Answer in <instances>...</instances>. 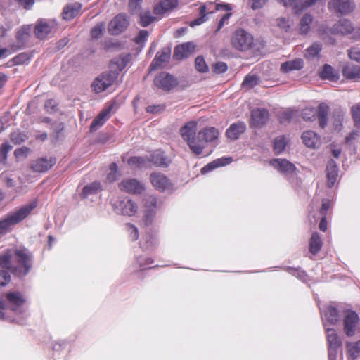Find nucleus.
<instances>
[{
    "instance_id": "nucleus-1",
    "label": "nucleus",
    "mask_w": 360,
    "mask_h": 360,
    "mask_svg": "<svg viewBox=\"0 0 360 360\" xmlns=\"http://www.w3.org/2000/svg\"><path fill=\"white\" fill-rule=\"evenodd\" d=\"M13 252L10 267L0 268V285L4 286L11 281L7 270H10L18 276H25L31 268L32 255L26 248L16 249Z\"/></svg>"
},
{
    "instance_id": "nucleus-2",
    "label": "nucleus",
    "mask_w": 360,
    "mask_h": 360,
    "mask_svg": "<svg viewBox=\"0 0 360 360\" xmlns=\"http://www.w3.org/2000/svg\"><path fill=\"white\" fill-rule=\"evenodd\" d=\"M198 123L191 120L185 123L180 129L179 133L182 139L187 143L191 152L195 155H200L201 147L197 144Z\"/></svg>"
},
{
    "instance_id": "nucleus-3",
    "label": "nucleus",
    "mask_w": 360,
    "mask_h": 360,
    "mask_svg": "<svg viewBox=\"0 0 360 360\" xmlns=\"http://www.w3.org/2000/svg\"><path fill=\"white\" fill-rule=\"evenodd\" d=\"M37 206L36 202H30L20 207L18 210L8 214L0 221V235L4 233L10 227L23 220Z\"/></svg>"
},
{
    "instance_id": "nucleus-4",
    "label": "nucleus",
    "mask_w": 360,
    "mask_h": 360,
    "mask_svg": "<svg viewBox=\"0 0 360 360\" xmlns=\"http://www.w3.org/2000/svg\"><path fill=\"white\" fill-rule=\"evenodd\" d=\"M254 42L252 35L243 29L236 30L231 37L232 46L239 51L250 49Z\"/></svg>"
},
{
    "instance_id": "nucleus-5",
    "label": "nucleus",
    "mask_w": 360,
    "mask_h": 360,
    "mask_svg": "<svg viewBox=\"0 0 360 360\" xmlns=\"http://www.w3.org/2000/svg\"><path fill=\"white\" fill-rule=\"evenodd\" d=\"M112 206L117 214L124 216H134L138 211L137 203L128 198L117 200Z\"/></svg>"
},
{
    "instance_id": "nucleus-6",
    "label": "nucleus",
    "mask_w": 360,
    "mask_h": 360,
    "mask_svg": "<svg viewBox=\"0 0 360 360\" xmlns=\"http://www.w3.org/2000/svg\"><path fill=\"white\" fill-rule=\"evenodd\" d=\"M328 342L329 360H337L338 350L342 345V340L333 328H325Z\"/></svg>"
},
{
    "instance_id": "nucleus-7",
    "label": "nucleus",
    "mask_w": 360,
    "mask_h": 360,
    "mask_svg": "<svg viewBox=\"0 0 360 360\" xmlns=\"http://www.w3.org/2000/svg\"><path fill=\"white\" fill-rule=\"evenodd\" d=\"M218 136L219 131L213 127H205L198 131L197 144L201 147L200 155L202 154L207 144L213 143Z\"/></svg>"
},
{
    "instance_id": "nucleus-8",
    "label": "nucleus",
    "mask_w": 360,
    "mask_h": 360,
    "mask_svg": "<svg viewBox=\"0 0 360 360\" xmlns=\"http://www.w3.org/2000/svg\"><path fill=\"white\" fill-rule=\"evenodd\" d=\"M116 78L113 72L101 74L94 80L91 87L96 93H101L110 86Z\"/></svg>"
},
{
    "instance_id": "nucleus-9",
    "label": "nucleus",
    "mask_w": 360,
    "mask_h": 360,
    "mask_svg": "<svg viewBox=\"0 0 360 360\" xmlns=\"http://www.w3.org/2000/svg\"><path fill=\"white\" fill-rule=\"evenodd\" d=\"M157 198L148 195L144 198L143 221L146 225L150 224L156 214Z\"/></svg>"
},
{
    "instance_id": "nucleus-10",
    "label": "nucleus",
    "mask_w": 360,
    "mask_h": 360,
    "mask_svg": "<svg viewBox=\"0 0 360 360\" xmlns=\"http://www.w3.org/2000/svg\"><path fill=\"white\" fill-rule=\"evenodd\" d=\"M56 28L54 20H39L34 27V34L39 39H44Z\"/></svg>"
},
{
    "instance_id": "nucleus-11",
    "label": "nucleus",
    "mask_w": 360,
    "mask_h": 360,
    "mask_svg": "<svg viewBox=\"0 0 360 360\" xmlns=\"http://www.w3.org/2000/svg\"><path fill=\"white\" fill-rule=\"evenodd\" d=\"M322 321L325 328L335 326L340 319V316L335 307L328 305L324 311H321Z\"/></svg>"
},
{
    "instance_id": "nucleus-12",
    "label": "nucleus",
    "mask_w": 360,
    "mask_h": 360,
    "mask_svg": "<svg viewBox=\"0 0 360 360\" xmlns=\"http://www.w3.org/2000/svg\"><path fill=\"white\" fill-rule=\"evenodd\" d=\"M359 319L357 314L353 311H347L344 316L343 325L344 331L349 337L355 335L356 328L359 323Z\"/></svg>"
},
{
    "instance_id": "nucleus-13",
    "label": "nucleus",
    "mask_w": 360,
    "mask_h": 360,
    "mask_svg": "<svg viewBox=\"0 0 360 360\" xmlns=\"http://www.w3.org/2000/svg\"><path fill=\"white\" fill-rule=\"evenodd\" d=\"M271 165L285 176H293L296 174L295 166L285 159H274L270 162Z\"/></svg>"
},
{
    "instance_id": "nucleus-14",
    "label": "nucleus",
    "mask_w": 360,
    "mask_h": 360,
    "mask_svg": "<svg viewBox=\"0 0 360 360\" xmlns=\"http://www.w3.org/2000/svg\"><path fill=\"white\" fill-rule=\"evenodd\" d=\"M129 25L127 17L123 14L116 15L108 25V31L111 34L116 35L123 32Z\"/></svg>"
},
{
    "instance_id": "nucleus-15",
    "label": "nucleus",
    "mask_w": 360,
    "mask_h": 360,
    "mask_svg": "<svg viewBox=\"0 0 360 360\" xmlns=\"http://www.w3.org/2000/svg\"><path fill=\"white\" fill-rule=\"evenodd\" d=\"M354 2L351 0H331L328 5L330 11L341 14L349 13L354 11Z\"/></svg>"
},
{
    "instance_id": "nucleus-16",
    "label": "nucleus",
    "mask_w": 360,
    "mask_h": 360,
    "mask_svg": "<svg viewBox=\"0 0 360 360\" xmlns=\"http://www.w3.org/2000/svg\"><path fill=\"white\" fill-rule=\"evenodd\" d=\"M6 300L9 308L15 311L16 314H22V305L25 302V299L22 295L18 292H8L6 294Z\"/></svg>"
},
{
    "instance_id": "nucleus-17",
    "label": "nucleus",
    "mask_w": 360,
    "mask_h": 360,
    "mask_svg": "<svg viewBox=\"0 0 360 360\" xmlns=\"http://www.w3.org/2000/svg\"><path fill=\"white\" fill-rule=\"evenodd\" d=\"M113 108L114 104L110 103L100 112V113L95 117L90 125V131L91 132L95 131L101 127L103 124L110 118Z\"/></svg>"
},
{
    "instance_id": "nucleus-18",
    "label": "nucleus",
    "mask_w": 360,
    "mask_h": 360,
    "mask_svg": "<svg viewBox=\"0 0 360 360\" xmlns=\"http://www.w3.org/2000/svg\"><path fill=\"white\" fill-rule=\"evenodd\" d=\"M155 85L163 90H170L177 85V81L172 75L162 72L154 79Z\"/></svg>"
},
{
    "instance_id": "nucleus-19",
    "label": "nucleus",
    "mask_w": 360,
    "mask_h": 360,
    "mask_svg": "<svg viewBox=\"0 0 360 360\" xmlns=\"http://www.w3.org/2000/svg\"><path fill=\"white\" fill-rule=\"evenodd\" d=\"M119 187L122 191L133 194H140L145 188L144 185L136 179L123 180Z\"/></svg>"
},
{
    "instance_id": "nucleus-20",
    "label": "nucleus",
    "mask_w": 360,
    "mask_h": 360,
    "mask_svg": "<svg viewBox=\"0 0 360 360\" xmlns=\"http://www.w3.org/2000/svg\"><path fill=\"white\" fill-rule=\"evenodd\" d=\"M56 162L53 158H39L31 163L30 168L36 172H44L51 168Z\"/></svg>"
},
{
    "instance_id": "nucleus-21",
    "label": "nucleus",
    "mask_w": 360,
    "mask_h": 360,
    "mask_svg": "<svg viewBox=\"0 0 360 360\" xmlns=\"http://www.w3.org/2000/svg\"><path fill=\"white\" fill-rule=\"evenodd\" d=\"M269 119V112L264 108H257L252 110L251 124L255 127H260Z\"/></svg>"
},
{
    "instance_id": "nucleus-22",
    "label": "nucleus",
    "mask_w": 360,
    "mask_h": 360,
    "mask_svg": "<svg viewBox=\"0 0 360 360\" xmlns=\"http://www.w3.org/2000/svg\"><path fill=\"white\" fill-rule=\"evenodd\" d=\"M171 55V50L168 48H165L160 51H158L150 64L151 70H156L158 68L165 66L169 61Z\"/></svg>"
},
{
    "instance_id": "nucleus-23",
    "label": "nucleus",
    "mask_w": 360,
    "mask_h": 360,
    "mask_svg": "<svg viewBox=\"0 0 360 360\" xmlns=\"http://www.w3.org/2000/svg\"><path fill=\"white\" fill-rule=\"evenodd\" d=\"M195 45L192 42H186L178 45L174 50L173 57L176 60H182L188 58L193 52Z\"/></svg>"
},
{
    "instance_id": "nucleus-24",
    "label": "nucleus",
    "mask_w": 360,
    "mask_h": 360,
    "mask_svg": "<svg viewBox=\"0 0 360 360\" xmlns=\"http://www.w3.org/2000/svg\"><path fill=\"white\" fill-rule=\"evenodd\" d=\"M301 138L303 143L307 148H316L321 145L319 136L311 130L304 131Z\"/></svg>"
},
{
    "instance_id": "nucleus-25",
    "label": "nucleus",
    "mask_w": 360,
    "mask_h": 360,
    "mask_svg": "<svg viewBox=\"0 0 360 360\" xmlns=\"http://www.w3.org/2000/svg\"><path fill=\"white\" fill-rule=\"evenodd\" d=\"M150 181L153 186L160 191H165L170 186L169 179L165 175L160 173L151 174Z\"/></svg>"
},
{
    "instance_id": "nucleus-26",
    "label": "nucleus",
    "mask_w": 360,
    "mask_h": 360,
    "mask_svg": "<svg viewBox=\"0 0 360 360\" xmlns=\"http://www.w3.org/2000/svg\"><path fill=\"white\" fill-rule=\"evenodd\" d=\"M246 126L243 122H237L232 124L226 130V136L231 139L236 140L239 136L245 132Z\"/></svg>"
},
{
    "instance_id": "nucleus-27",
    "label": "nucleus",
    "mask_w": 360,
    "mask_h": 360,
    "mask_svg": "<svg viewBox=\"0 0 360 360\" xmlns=\"http://www.w3.org/2000/svg\"><path fill=\"white\" fill-rule=\"evenodd\" d=\"M147 160L149 161V167L151 164L160 167H167L170 162L169 160L164 155V153L160 150L153 152L150 155V159L147 158Z\"/></svg>"
},
{
    "instance_id": "nucleus-28",
    "label": "nucleus",
    "mask_w": 360,
    "mask_h": 360,
    "mask_svg": "<svg viewBox=\"0 0 360 360\" xmlns=\"http://www.w3.org/2000/svg\"><path fill=\"white\" fill-rule=\"evenodd\" d=\"M326 172L328 185L331 187L335 185L338 175V166L334 160H330L328 162Z\"/></svg>"
},
{
    "instance_id": "nucleus-29",
    "label": "nucleus",
    "mask_w": 360,
    "mask_h": 360,
    "mask_svg": "<svg viewBox=\"0 0 360 360\" xmlns=\"http://www.w3.org/2000/svg\"><path fill=\"white\" fill-rule=\"evenodd\" d=\"M177 6L176 0H160L154 8V13L161 15L175 8Z\"/></svg>"
},
{
    "instance_id": "nucleus-30",
    "label": "nucleus",
    "mask_w": 360,
    "mask_h": 360,
    "mask_svg": "<svg viewBox=\"0 0 360 360\" xmlns=\"http://www.w3.org/2000/svg\"><path fill=\"white\" fill-rule=\"evenodd\" d=\"M82 8L81 4L75 2L67 5L63 12V17L65 20H70L75 17Z\"/></svg>"
},
{
    "instance_id": "nucleus-31",
    "label": "nucleus",
    "mask_w": 360,
    "mask_h": 360,
    "mask_svg": "<svg viewBox=\"0 0 360 360\" xmlns=\"http://www.w3.org/2000/svg\"><path fill=\"white\" fill-rule=\"evenodd\" d=\"M303 60L300 58H296L282 63L281 71L287 73L292 70H299L303 68Z\"/></svg>"
},
{
    "instance_id": "nucleus-32",
    "label": "nucleus",
    "mask_w": 360,
    "mask_h": 360,
    "mask_svg": "<svg viewBox=\"0 0 360 360\" xmlns=\"http://www.w3.org/2000/svg\"><path fill=\"white\" fill-rule=\"evenodd\" d=\"M231 160L232 159L231 158H221L217 159L212 161V162L207 164L205 167H203L201 169V172L202 174H206L207 172H209L213 170L214 169H216L221 166H225L229 164L231 162Z\"/></svg>"
},
{
    "instance_id": "nucleus-33",
    "label": "nucleus",
    "mask_w": 360,
    "mask_h": 360,
    "mask_svg": "<svg viewBox=\"0 0 360 360\" xmlns=\"http://www.w3.org/2000/svg\"><path fill=\"white\" fill-rule=\"evenodd\" d=\"M353 26L352 23L347 20H340L333 27V32L342 34H347L352 32Z\"/></svg>"
},
{
    "instance_id": "nucleus-34",
    "label": "nucleus",
    "mask_w": 360,
    "mask_h": 360,
    "mask_svg": "<svg viewBox=\"0 0 360 360\" xmlns=\"http://www.w3.org/2000/svg\"><path fill=\"white\" fill-rule=\"evenodd\" d=\"M129 62L128 56L119 57L113 59L110 63L111 71L116 74V77L119 72L122 71Z\"/></svg>"
},
{
    "instance_id": "nucleus-35",
    "label": "nucleus",
    "mask_w": 360,
    "mask_h": 360,
    "mask_svg": "<svg viewBox=\"0 0 360 360\" xmlns=\"http://www.w3.org/2000/svg\"><path fill=\"white\" fill-rule=\"evenodd\" d=\"M320 76L323 79L330 81H336L339 78L338 72L328 64L324 65L322 70L320 72Z\"/></svg>"
},
{
    "instance_id": "nucleus-36",
    "label": "nucleus",
    "mask_w": 360,
    "mask_h": 360,
    "mask_svg": "<svg viewBox=\"0 0 360 360\" xmlns=\"http://www.w3.org/2000/svg\"><path fill=\"white\" fill-rule=\"evenodd\" d=\"M343 75L349 79H360V66L350 65L345 67L342 70Z\"/></svg>"
},
{
    "instance_id": "nucleus-37",
    "label": "nucleus",
    "mask_w": 360,
    "mask_h": 360,
    "mask_svg": "<svg viewBox=\"0 0 360 360\" xmlns=\"http://www.w3.org/2000/svg\"><path fill=\"white\" fill-rule=\"evenodd\" d=\"M323 243L321 238V236L318 233H314L311 237L310 242H309V251L313 255L317 254L321 247H322Z\"/></svg>"
},
{
    "instance_id": "nucleus-38",
    "label": "nucleus",
    "mask_w": 360,
    "mask_h": 360,
    "mask_svg": "<svg viewBox=\"0 0 360 360\" xmlns=\"http://www.w3.org/2000/svg\"><path fill=\"white\" fill-rule=\"evenodd\" d=\"M346 347L349 359L355 360L360 356V340L355 342H347Z\"/></svg>"
},
{
    "instance_id": "nucleus-39",
    "label": "nucleus",
    "mask_w": 360,
    "mask_h": 360,
    "mask_svg": "<svg viewBox=\"0 0 360 360\" xmlns=\"http://www.w3.org/2000/svg\"><path fill=\"white\" fill-rule=\"evenodd\" d=\"M328 109V106L325 103H321L319 105L316 114L318 115L319 125L321 128L326 125Z\"/></svg>"
},
{
    "instance_id": "nucleus-40",
    "label": "nucleus",
    "mask_w": 360,
    "mask_h": 360,
    "mask_svg": "<svg viewBox=\"0 0 360 360\" xmlns=\"http://www.w3.org/2000/svg\"><path fill=\"white\" fill-rule=\"evenodd\" d=\"M322 49L321 44L315 42L308 47L304 53V57L308 60H312L316 57H318L320 51Z\"/></svg>"
},
{
    "instance_id": "nucleus-41",
    "label": "nucleus",
    "mask_w": 360,
    "mask_h": 360,
    "mask_svg": "<svg viewBox=\"0 0 360 360\" xmlns=\"http://www.w3.org/2000/svg\"><path fill=\"white\" fill-rule=\"evenodd\" d=\"M128 165L132 168H143L149 167V161L143 157H131L127 160Z\"/></svg>"
},
{
    "instance_id": "nucleus-42",
    "label": "nucleus",
    "mask_w": 360,
    "mask_h": 360,
    "mask_svg": "<svg viewBox=\"0 0 360 360\" xmlns=\"http://www.w3.org/2000/svg\"><path fill=\"white\" fill-rule=\"evenodd\" d=\"M313 17L309 13H305L300 22V30L303 34H306L310 30V25L312 22Z\"/></svg>"
},
{
    "instance_id": "nucleus-43",
    "label": "nucleus",
    "mask_w": 360,
    "mask_h": 360,
    "mask_svg": "<svg viewBox=\"0 0 360 360\" xmlns=\"http://www.w3.org/2000/svg\"><path fill=\"white\" fill-rule=\"evenodd\" d=\"M258 82L259 77L257 75L249 74L245 77L242 83V87L245 89H250L257 85Z\"/></svg>"
},
{
    "instance_id": "nucleus-44",
    "label": "nucleus",
    "mask_w": 360,
    "mask_h": 360,
    "mask_svg": "<svg viewBox=\"0 0 360 360\" xmlns=\"http://www.w3.org/2000/svg\"><path fill=\"white\" fill-rule=\"evenodd\" d=\"M32 27L30 25L23 26L17 32L16 38L19 43L24 44L29 38Z\"/></svg>"
},
{
    "instance_id": "nucleus-45",
    "label": "nucleus",
    "mask_w": 360,
    "mask_h": 360,
    "mask_svg": "<svg viewBox=\"0 0 360 360\" xmlns=\"http://www.w3.org/2000/svg\"><path fill=\"white\" fill-rule=\"evenodd\" d=\"M287 139L285 136H279L274 140V150L276 154L281 153L287 146Z\"/></svg>"
},
{
    "instance_id": "nucleus-46",
    "label": "nucleus",
    "mask_w": 360,
    "mask_h": 360,
    "mask_svg": "<svg viewBox=\"0 0 360 360\" xmlns=\"http://www.w3.org/2000/svg\"><path fill=\"white\" fill-rule=\"evenodd\" d=\"M156 245V237L153 235H146L141 242V247L145 250H150Z\"/></svg>"
},
{
    "instance_id": "nucleus-47",
    "label": "nucleus",
    "mask_w": 360,
    "mask_h": 360,
    "mask_svg": "<svg viewBox=\"0 0 360 360\" xmlns=\"http://www.w3.org/2000/svg\"><path fill=\"white\" fill-rule=\"evenodd\" d=\"M100 184L96 181L84 186L82 191L83 197L87 198L90 195L96 193L100 189Z\"/></svg>"
},
{
    "instance_id": "nucleus-48",
    "label": "nucleus",
    "mask_w": 360,
    "mask_h": 360,
    "mask_svg": "<svg viewBox=\"0 0 360 360\" xmlns=\"http://www.w3.org/2000/svg\"><path fill=\"white\" fill-rule=\"evenodd\" d=\"M207 6L202 5L200 8V17L192 21L190 24L191 27L200 25L207 20L206 18Z\"/></svg>"
},
{
    "instance_id": "nucleus-49",
    "label": "nucleus",
    "mask_w": 360,
    "mask_h": 360,
    "mask_svg": "<svg viewBox=\"0 0 360 360\" xmlns=\"http://www.w3.org/2000/svg\"><path fill=\"white\" fill-rule=\"evenodd\" d=\"M13 257L12 250L7 251L4 255H0V268L10 267L11 259Z\"/></svg>"
},
{
    "instance_id": "nucleus-50",
    "label": "nucleus",
    "mask_w": 360,
    "mask_h": 360,
    "mask_svg": "<svg viewBox=\"0 0 360 360\" xmlns=\"http://www.w3.org/2000/svg\"><path fill=\"white\" fill-rule=\"evenodd\" d=\"M296 114V111L286 110L279 114V120L282 124L289 122Z\"/></svg>"
},
{
    "instance_id": "nucleus-51",
    "label": "nucleus",
    "mask_w": 360,
    "mask_h": 360,
    "mask_svg": "<svg viewBox=\"0 0 360 360\" xmlns=\"http://www.w3.org/2000/svg\"><path fill=\"white\" fill-rule=\"evenodd\" d=\"M317 110L313 108H306L302 110V117L306 121L313 120L316 115Z\"/></svg>"
},
{
    "instance_id": "nucleus-52",
    "label": "nucleus",
    "mask_w": 360,
    "mask_h": 360,
    "mask_svg": "<svg viewBox=\"0 0 360 360\" xmlns=\"http://www.w3.org/2000/svg\"><path fill=\"white\" fill-rule=\"evenodd\" d=\"M27 139V136L20 131H14L11 134V140L15 144H20Z\"/></svg>"
},
{
    "instance_id": "nucleus-53",
    "label": "nucleus",
    "mask_w": 360,
    "mask_h": 360,
    "mask_svg": "<svg viewBox=\"0 0 360 360\" xmlns=\"http://www.w3.org/2000/svg\"><path fill=\"white\" fill-rule=\"evenodd\" d=\"M155 18L150 12H145L140 15V22L143 27H146L153 22Z\"/></svg>"
},
{
    "instance_id": "nucleus-54",
    "label": "nucleus",
    "mask_w": 360,
    "mask_h": 360,
    "mask_svg": "<svg viewBox=\"0 0 360 360\" xmlns=\"http://www.w3.org/2000/svg\"><path fill=\"white\" fill-rule=\"evenodd\" d=\"M352 114L355 126L360 129V104H356L352 108Z\"/></svg>"
},
{
    "instance_id": "nucleus-55",
    "label": "nucleus",
    "mask_w": 360,
    "mask_h": 360,
    "mask_svg": "<svg viewBox=\"0 0 360 360\" xmlns=\"http://www.w3.org/2000/svg\"><path fill=\"white\" fill-rule=\"evenodd\" d=\"M126 229L128 232L129 236L131 240H136L139 238V231L137 227L131 224H126Z\"/></svg>"
},
{
    "instance_id": "nucleus-56",
    "label": "nucleus",
    "mask_w": 360,
    "mask_h": 360,
    "mask_svg": "<svg viewBox=\"0 0 360 360\" xmlns=\"http://www.w3.org/2000/svg\"><path fill=\"white\" fill-rule=\"evenodd\" d=\"M195 68L198 71L201 72H205L207 71V65L205 63L204 58L201 56H198L196 58L195 61Z\"/></svg>"
},
{
    "instance_id": "nucleus-57",
    "label": "nucleus",
    "mask_w": 360,
    "mask_h": 360,
    "mask_svg": "<svg viewBox=\"0 0 360 360\" xmlns=\"http://www.w3.org/2000/svg\"><path fill=\"white\" fill-rule=\"evenodd\" d=\"M12 149V146L7 143H3L0 150V162L4 163L7 158V153Z\"/></svg>"
},
{
    "instance_id": "nucleus-58",
    "label": "nucleus",
    "mask_w": 360,
    "mask_h": 360,
    "mask_svg": "<svg viewBox=\"0 0 360 360\" xmlns=\"http://www.w3.org/2000/svg\"><path fill=\"white\" fill-rule=\"evenodd\" d=\"M136 263L139 264L140 268L144 269L148 268L153 261L150 258L140 257L136 259Z\"/></svg>"
},
{
    "instance_id": "nucleus-59",
    "label": "nucleus",
    "mask_w": 360,
    "mask_h": 360,
    "mask_svg": "<svg viewBox=\"0 0 360 360\" xmlns=\"http://www.w3.org/2000/svg\"><path fill=\"white\" fill-rule=\"evenodd\" d=\"M110 172L108 173L107 179L110 182L115 181L117 179V165L113 162L110 166Z\"/></svg>"
},
{
    "instance_id": "nucleus-60",
    "label": "nucleus",
    "mask_w": 360,
    "mask_h": 360,
    "mask_svg": "<svg viewBox=\"0 0 360 360\" xmlns=\"http://www.w3.org/2000/svg\"><path fill=\"white\" fill-rule=\"evenodd\" d=\"M349 57L351 60L360 63V49L353 47L349 51Z\"/></svg>"
},
{
    "instance_id": "nucleus-61",
    "label": "nucleus",
    "mask_w": 360,
    "mask_h": 360,
    "mask_svg": "<svg viewBox=\"0 0 360 360\" xmlns=\"http://www.w3.org/2000/svg\"><path fill=\"white\" fill-rule=\"evenodd\" d=\"M276 25L278 27L285 31H288L290 27V22L284 18H281L276 20Z\"/></svg>"
},
{
    "instance_id": "nucleus-62",
    "label": "nucleus",
    "mask_w": 360,
    "mask_h": 360,
    "mask_svg": "<svg viewBox=\"0 0 360 360\" xmlns=\"http://www.w3.org/2000/svg\"><path fill=\"white\" fill-rule=\"evenodd\" d=\"M103 24H98L96 25L95 27H94L91 30V37L93 38H98L99 37L102 33H103Z\"/></svg>"
},
{
    "instance_id": "nucleus-63",
    "label": "nucleus",
    "mask_w": 360,
    "mask_h": 360,
    "mask_svg": "<svg viewBox=\"0 0 360 360\" xmlns=\"http://www.w3.org/2000/svg\"><path fill=\"white\" fill-rule=\"evenodd\" d=\"M148 37V32L146 30H141L139 35L136 37L135 41L137 44L144 43Z\"/></svg>"
},
{
    "instance_id": "nucleus-64",
    "label": "nucleus",
    "mask_w": 360,
    "mask_h": 360,
    "mask_svg": "<svg viewBox=\"0 0 360 360\" xmlns=\"http://www.w3.org/2000/svg\"><path fill=\"white\" fill-rule=\"evenodd\" d=\"M29 60L30 58L27 53L19 54L13 58L14 63L15 64H22L27 62Z\"/></svg>"
}]
</instances>
